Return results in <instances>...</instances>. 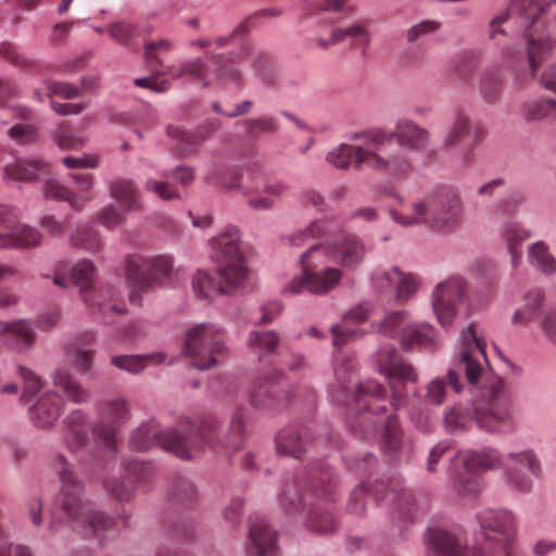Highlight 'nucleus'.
Segmentation results:
<instances>
[{"mask_svg": "<svg viewBox=\"0 0 556 556\" xmlns=\"http://www.w3.org/2000/svg\"><path fill=\"white\" fill-rule=\"evenodd\" d=\"M503 237L511 255V264L517 267L522 257L521 244L530 237V231L519 223L510 222L505 225Z\"/></svg>", "mask_w": 556, "mask_h": 556, "instance_id": "nucleus-43", "label": "nucleus"}, {"mask_svg": "<svg viewBox=\"0 0 556 556\" xmlns=\"http://www.w3.org/2000/svg\"><path fill=\"white\" fill-rule=\"evenodd\" d=\"M97 268L92 261H78L71 269V281L78 287L81 301L104 324L113 323L112 315L124 314L125 305L118 291L110 285L94 288Z\"/></svg>", "mask_w": 556, "mask_h": 556, "instance_id": "nucleus-14", "label": "nucleus"}, {"mask_svg": "<svg viewBox=\"0 0 556 556\" xmlns=\"http://www.w3.org/2000/svg\"><path fill=\"white\" fill-rule=\"evenodd\" d=\"M240 242V230L235 226L210 240L211 258L217 266L215 273L199 269L192 276V290L198 299L232 295L242 288L249 268Z\"/></svg>", "mask_w": 556, "mask_h": 556, "instance_id": "nucleus-3", "label": "nucleus"}, {"mask_svg": "<svg viewBox=\"0 0 556 556\" xmlns=\"http://www.w3.org/2000/svg\"><path fill=\"white\" fill-rule=\"evenodd\" d=\"M333 252L325 244H312L300 257L301 275L286 287L285 292L298 294L307 291L314 295H326L336 290L343 271L332 265Z\"/></svg>", "mask_w": 556, "mask_h": 556, "instance_id": "nucleus-12", "label": "nucleus"}, {"mask_svg": "<svg viewBox=\"0 0 556 556\" xmlns=\"http://www.w3.org/2000/svg\"><path fill=\"white\" fill-rule=\"evenodd\" d=\"M123 475L137 488L150 482L154 473V467L151 463L128 459L122 463Z\"/></svg>", "mask_w": 556, "mask_h": 556, "instance_id": "nucleus-49", "label": "nucleus"}, {"mask_svg": "<svg viewBox=\"0 0 556 556\" xmlns=\"http://www.w3.org/2000/svg\"><path fill=\"white\" fill-rule=\"evenodd\" d=\"M369 315V305H358L346 313L341 324L331 326L330 331L334 348L339 349L349 340L361 337L362 332L354 328V326L366 321Z\"/></svg>", "mask_w": 556, "mask_h": 556, "instance_id": "nucleus-35", "label": "nucleus"}, {"mask_svg": "<svg viewBox=\"0 0 556 556\" xmlns=\"http://www.w3.org/2000/svg\"><path fill=\"white\" fill-rule=\"evenodd\" d=\"M108 33L115 41L128 48L132 47L140 36L138 26L126 22L111 24L108 27Z\"/></svg>", "mask_w": 556, "mask_h": 556, "instance_id": "nucleus-58", "label": "nucleus"}, {"mask_svg": "<svg viewBox=\"0 0 556 556\" xmlns=\"http://www.w3.org/2000/svg\"><path fill=\"white\" fill-rule=\"evenodd\" d=\"M210 60V64L200 58L186 61L163 74H170L174 78L199 81L203 87L217 85L241 87L243 84L241 66L249 63L255 68H261L266 62L264 54L249 48H242L237 56L233 53L229 55L219 53L212 54Z\"/></svg>", "mask_w": 556, "mask_h": 556, "instance_id": "nucleus-7", "label": "nucleus"}, {"mask_svg": "<svg viewBox=\"0 0 556 556\" xmlns=\"http://www.w3.org/2000/svg\"><path fill=\"white\" fill-rule=\"evenodd\" d=\"M350 37L352 46L355 49H359L362 54L366 53V50L370 43V35L365 26L355 24L345 28H332L329 38H317L311 41V47H317L323 50L329 49L331 46L344 40Z\"/></svg>", "mask_w": 556, "mask_h": 556, "instance_id": "nucleus-33", "label": "nucleus"}, {"mask_svg": "<svg viewBox=\"0 0 556 556\" xmlns=\"http://www.w3.org/2000/svg\"><path fill=\"white\" fill-rule=\"evenodd\" d=\"M353 137V135L351 136ZM359 144L341 143L327 154V162L340 169H346L351 165L355 168L367 166L395 180L407 178L413 169L409 159L402 152L382 153L366 139H353Z\"/></svg>", "mask_w": 556, "mask_h": 556, "instance_id": "nucleus-10", "label": "nucleus"}, {"mask_svg": "<svg viewBox=\"0 0 556 556\" xmlns=\"http://www.w3.org/2000/svg\"><path fill=\"white\" fill-rule=\"evenodd\" d=\"M391 500L395 503V513L404 522H409L415 518L417 507L415 496L410 490H406L401 482H396L390 493Z\"/></svg>", "mask_w": 556, "mask_h": 556, "instance_id": "nucleus-44", "label": "nucleus"}, {"mask_svg": "<svg viewBox=\"0 0 556 556\" xmlns=\"http://www.w3.org/2000/svg\"><path fill=\"white\" fill-rule=\"evenodd\" d=\"M186 428L188 435L173 428H162L159 421L149 419L132 430L129 445L139 452L159 445L181 459H192L203 454L206 448L230 456L243 445L244 422L241 412L233 415L229 433L224 437H220L219 421L213 415L187 419Z\"/></svg>", "mask_w": 556, "mask_h": 556, "instance_id": "nucleus-1", "label": "nucleus"}, {"mask_svg": "<svg viewBox=\"0 0 556 556\" xmlns=\"http://www.w3.org/2000/svg\"><path fill=\"white\" fill-rule=\"evenodd\" d=\"M0 340L15 352H25L34 345L36 332L25 319L11 323L0 320Z\"/></svg>", "mask_w": 556, "mask_h": 556, "instance_id": "nucleus-32", "label": "nucleus"}, {"mask_svg": "<svg viewBox=\"0 0 556 556\" xmlns=\"http://www.w3.org/2000/svg\"><path fill=\"white\" fill-rule=\"evenodd\" d=\"M467 295L466 281L459 276H451L435 286L432 293V307L442 327H448L457 313V305Z\"/></svg>", "mask_w": 556, "mask_h": 556, "instance_id": "nucleus-23", "label": "nucleus"}, {"mask_svg": "<svg viewBox=\"0 0 556 556\" xmlns=\"http://www.w3.org/2000/svg\"><path fill=\"white\" fill-rule=\"evenodd\" d=\"M261 172L256 163L247 166L245 174L236 169L225 172L217 184L226 191L238 190L244 197H250L261 190Z\"/></svg>", "mask_w": 556, "mask_h": 556, "instance_id": "nucleus-31", "label": "nucleus"}, {"mask_svg": "<svg viewBox=\"0 0 556 556\" xmlns=\"http://www.w3.org/2000/svg\"><path fill=\"white\" fill-rule=\"evenodd\" d=\"M402 431L395 416L390 415L384 425L383 450L392 458L402 450Z\"/></svg>", "mask_w": 556, "mask_h": 556, "instance_id": "nucleus-55", "label": "nucleus"}, {"mask_svg": "<svg viewBox=\"0 0 556 556\" xmlns=\"http://www.w3.org/2000/svg\"><path fill=\"white\" fill-rule=\"evenodd\" d=\"M173 48V43L168 39H160L156 41H149L144 45L143 56L147 65L154 72H159V66L162 64L161 60L156 56V52H166Z\"/></svg>", "mask_w": 556, "mask_h": 556, "instance_id": "nucleus-61", "label": "nucleus"}, {"mask_svg": "<svg viewBox=\"0 0 556 556\" xmlns=\"http://www.w3.org/2000/svg\"><path fill=\"white\" fill-rule=\"evenodd\" d=\"M541 471V462L532 450L511 452L507 455L506 482L519 492H529L532 488V477L539 478Z\"/></svg>", "mask_w": 556, "mask_h": 556, "instance_id": "nucleus-24", "label": "nucleus"}, {"mask_svg": "<svg viewBox=\"0 0 556 556\" xmlns=\"http://www.w3.org/2000/svg\"><path fill=\"white\" fill-rule=\"evenodd\" d=\"M18 371L24 380L21 401L27 403L35 394L41 391L45 383L37 375L24 366H20Z\"/></svg>", "mask_w": 556, "mask_h": 556, "instance_id": "nucleus-62", "label": "nucleus"}, {"mask_svg": "<svg viewBox=\"0 0 556 556\" xmlns=\"http://www.w3.org/2000/svg\"><path fill=\"white\" fill-rule=\"evenodd\" d=\"M164 352L150 354L115 355L111 357V364L121 370L131 375H139L150 366H157L166 361Z\"/></svg>", "mask_w": 556, "mask_h": 556, "instance_id": "nucleus-40", "label": "nucleus"}, {"mask_svg": "<svg viewBox=\"0 0 556 556\" xmlns=\"http://www.w3.org/2000/svg\"><path fill=\"white\" fill-rule=\"evenodd\" d=\"M43 240V235L27 224L10 227L8 232L0 233V249H35Z\"/></svg>", "mask_w": 556, "mask_h": 556, "instance_id": "nucleus-37", "label": "nucleus"}, {"mask_svg": "<svg viewBox=\"0 0 556 556\" xmlns=\"http://www.w3.org/2000/svg\"><path fill=\"white\" fill-rule=\"evenodd\" d=\"M304 526L312 532L328 534L338 529L339 521L328 507L318 504L308 509L304 518Z\"/></svg>", "mask_w": 556, "mask_h": 556, "instance_id": "nucleus-42", "label": "nucleus"}, {"mask_svg": "<svg viewBox=\"0 0 556 556\" xmlns=\"http://www.w3.org/2000/svg\"><path fill=\"white\" fill-rule=\"evenodd\" d=\"M64 408L63 400L52 391L43 393L29 408L31 422L41 429L52 428L60 418Z\"/></svg>", "mask_w": 556, "mask_h": 556, "instance_id": "nucleus-30", "label": "nucleus"}, {"mask_svg": "<svg viewBox=\"0 0 556 556\" xmlns=\"http://www.w3.org/2000/svg\"><path fill=\"white\" fill-rule=\"evenodd\" d=\"M54 388L75 404H87L91 399L90 391L77 381L66 369H56L52 376Z\"/></svg>", "mask_w": 556, "mask_h": 556, "instance_id": "nucleus-39", "label": "nucleus"}, {"mask_svg": "<svg viewBox=\"0 0 556 556\" xmlns=\"http://www.w3.org/2000/svg\"><path fill=\"white\" fill-rule=\"evenodd\" d=\"M464 541L451 531L433 529L427 536V556H465Z\"/></svg>", "mask_w": 556, "mask_h": 556, "instance_id": "nucleus-38", "label": "nucleus"}, {"mask_svg": "<svg viewBox=\"0 0 556 556\" xmlns=\"http://www.w3.org/2000/svg\"><path fill=\"white\" fill-rule=\"evenodd\" d=\"M346 0H307L305 17L314 24L328 23V13L338 12Z\"/></svg>", "mask_w": 556, "mask_h": 556, "instance_id": "nucleus-51", "label": "nucleus"}, {"mask_svg": "<svg viewBox=\"0 0 556 556\" xmlns=\"http://www.w3.org/2000/svg\"><path fill=\"white\" fill-rule=\"evenodd\" d=\"M53 471L60 481V491L54 502V520L49 530L55 533L56 520L70 525L74 530H84L102 542L117 533L116 520L104 511L92 509L85 496V483L78 477L67 457L58 453L51 460Z\"/></svg>", "mask_w": 556, "mask_h": 556, "instance_id": "nucleus-2", "label": "nucleus"}, {"mask_svg": "<svg viewBox=\"0 0 556 556\" xmlns=\"http://www.w3.org/2000/svg\"><path fill=\"white\" fill-rule=\"evenodd\" d=\"M396 279V299L399 302H406L413 296L419 288V279L414 274L394 271L391 276Z\"/></svg>", "mask_w": 556, "mask_h": 556, "instance_id": "nucleus-57", "label": "nucleus"}, {"mask_svg": "<svg viewBox=\"0 0 556 556\" xmlns=\"http://www.w3.org/2000/svg\"><path fill=\"white\" fill-rule=\"evenodd\" d=\"M355 367L352 356L339 352L334 356L333 368L336 386L329 390L330 397L346 406V417L352 429L375 426L372 417L387 413V390L372 379L359 382L353 395L349 397L346 383Z\"/></svg>", "mask_w": 556, "mask_h": 556, "instance_id": "nucleus-6", "label": "nucleus"}, {"mask_svg": "<svg viewBox=\"0 0 556 556\" xmlns=\"http://www.w3.org/2000/svg\"><path fill=\"white\" fill-rule=\"evenodd\" d=\"M102 486L119 504L129 503L135 497L136 486L124 475L105 477Z\"/></svg>", "mask_w": 556, "mask_h": 556, "instance_id": "nucleus-46", "label": "nucleus"}, {"mask_svg": "<svg viewBox=\"0 0 556 556\" xmlns=\"http://www.w3.org/2000/svg\"><path fill=\"white\" fill-rule=\"evenodd\" d=\"M530 263L544 274L556 273V258L552 255L548 247L542 242H535L528 249Z\"/></svg>", "mask_w": 556, "mask_h": 556, "instance_id": "nucleus-54", "label": "nucleus"}, {"mask_svg": "<svg viewBox=\"0 0 556 556\" xmlns=\"http://www.w3.org/2000/svg\"><path fill=\"white\" fill-rule=\"evenodd\" d=\"M277 533L273 531L266 519L254 515L250 519L249 541L247 552L249 556H267L276 549Z\"/></svg>", "mask_w": 556, "mask_h": 556, "instance_id": "nucleus-29", "label": "nucleus"}, {"mask_svg": "<svg viewBox=\"0 0 556 556\" xmlns=\"http://www.w3.org/2000/svg\"><path fill=\"white\" fill-rule=\"evenodd\" d=\"M397 205L390 208L393 222L412 227L424 225L432 230L453 232L465 219V204L459 192L453 188H441L415 199L409 205L396 197Z\"/></svg>", "mask_w": 556, "mask_h": 556, "instance_id": "nucleus-5", "label": "nucleus"}, {"mask_svg": "<svg viewBox=\"0 0 556 556\" xmlns=\"http://www.w3.org/2000/svg\"><path fill=\"white\" fill-rule=\"evenodd\" d=\"M521 115L529 122L556 117V100L540 98L521 104Z\"/></svg>", "mask_w": 556, "mask_h": 556, "instance_id": "nucleus-47", "label": "nucleus"}, {"mask_svg": "<svg viewBox=\"0 0 556 556\" xmlns=\"http://www.w3.org/2000/svg\"><path fill=\"white\" fill-rule=\"evenodd\" d=\"M279 455L300 458L309 451L315 443L311 440V432L306 427L288 426L281 429L275 439Z\"/></svg>", "mask_w": 556, "mask_h": 556, "instance_id": "nucleus-28", "label": "nucleus"}, {"mask_svg": "<svg viewBox=\"0 0 556 556\" xmlns=\"http://www.w3.org/2000/svg\"><path fill=\"white\" fill-rule=\"evenodd\" d=\"M508 11L509 13L498 15L491 21V37L495 38L497 33H503L500 25L508 20L509 14L517 15L525 27L528 63L532 76H535L542 62L556 47V15L546 26L541 18L544 9L536 0H514Z\"/></svg>", "mask_w": 556, "mask_h": 556, "instance_id": "nucleus-8", "label": "nucleus"}, {"mask_svg": "<svg viewBox=\"0 0 556 556\" xmlns=\"http://www.w3.org/2000/svg\"><path fill=\"white\" fill-rule=\"evenodd\" d=\"M93 341L94 336L91 332H85L76 339L72 346L74 364L78 370L85 374L91 368L94 351L89 346Z\"/></svg>", "mask_w": 556, "mask_h": 556, "instance_id": "nucleus-48", "label": "nucleus"}, {"mask_svg": "<svg viewBox=\"0 0 556 556\" xmlns=\"http://www.w3.org/2000/svg\"><path fill=\"white\" fill-rule=\"evenodd\" d=\"M353 139H366L382 153L425 151L430 143V132L410 118H400L394 128L387 131L383 128H371L361 132H354ZM410 159L409 156H407ZM410 164L412 163V160Z\"/></svg>", "mask_w": 556, "mask_h": 556, "instance_id": "nucleus-15", "label": "nucleus"}, {"mask_svg": "<svg viewBox=\"0 0 556 556\" xmlns=\"http://www.w3.org/2000/svg\"><path fill=\"white\" fill-rule=\"evenodd\" d=\"M306 486L315 497H331L337 486V477L328 465L316 462L311 465L306 473Z\"/></svg>", "mask_w": 556, "mask_h": 556, "instance_id": "nucleus-36", "label": "nucleus"}, {"mask_svg": "<svg viewBox=\"0 0 556 556\" xmlns=\"http://www.w3.org/2000/svg\"><path fill=\"white\" fill-rule=\"evenodd\" d=\"M470 121L464 113H457L443 144L450 149L457 146L469 132Z\"/></svg>", "mask_w": 556, "mask_h": 556, "instance_id": "nucleus-59", "label": "nucleus"}, {"mask_svg": "<svg viewBox=\"0 0 556 556\" xmlns=\"http://www.w3.org/2000/svg\"><path fill=\"white\" fill-rule=\"evenodd\" d=\"M110 194L127 210L139 207L138 190L131 180L122 178L113 180L110 185Z\"/></svg>", "mask_w": 556, "mask_h": 556, "instance_id": "nucleus-52", "label": "nucleus"}, {"mask_svg": "<svg viewBox=\"0 0 556 556\" xmlns=\"http://www.w3.org/2000/svg\"><path fill=\"white\" fill-rule=\"evenodd\" d=\"M99 420L93 425L92 435L98 445L108 452H117V434L121 426L130 416L127 400L115 396L98 404Z\"/></svg>", "mask_w": 556, "mask_h": 556, "instance_id": "nucleus-20", "label": "nucleus"}, {"mask_svg": "<svg viewBox=\"0 0 556 556\" xmlns=\"http://www.w3.org/2000/svg\"><path fill=\"white\" fill-rule=\"evenodd\" d=\"M330 223L326 219H316L304 229H299L286 238L287 244L302 247L311 240L325 236L329 231Z\"/></svg>", "mask_w": 556, "mask_h": 556, "instance_id": "nucleus-50", "label": "nucleus"}, {"mask_svg": "<svg viewBox=\"0 0 556 556\" xmlns=\"http://www.w3.org/2000/svg\"><path fill=\"white\" fill-rule=\"evenodd\" d=\"M375 363L380 374L384 375L392 390V406L403 407L407 402L406 382H416L417 372L414 367L400 359L393 344L381 346L375 354Z\"/></svg>", "mask_w": 556, "mask_h": 556, "instance_id": "nucleus-19", "label": "nucleus"}, {"mask_svg": "<svg viewBox=\"0 0 556 556\" xmlns=\"http://www.w3.org/2000/svg\"><path fill=\"white\" fill-rule=\"evenodd\" d=\"M71 243L75 248L97 253L102 248L100 235L92 228H81L71 235Z\"/></svg>", "mask_w": 556, "mask_h": 556, "instance_id": "nucleus-56", "label": "nucleus"}, {"mask_svg": "<svg viewBox=\"0 0 556 556\" xmlns=\"http://www.w3.org/2000/svg\"><path fill=\"white\" fill-rule=\"evenodd\" d=\"M472 420L488 432L510 433L516 429L514 402L502 379L494 378L483 387L469 408L453 406L445 414L444 426L450 433H457L468 429Z\"/></svg>", "mask_w": 556, "mask_h": 556, "instance_id": "nucleus-4", "label": "nucleus"}, {"mask_svg": "<svg viewBox=\"0 0 556 556\" xmlns=\"http://www.w3.org/2000/svg\"><path fill=\"white\" fill-rule=\"evenodd\" d=\"M249 399L251 405L260 410L280 408L289 402L288 392L279 383L267 378L256 380L251 384Z\"/></svg>", "mask_w": 556, "mask_h": 556, "instance_id": "nucleus-27", "label": "nucleus"}, {"mask_svg": "<svg viewBox=\"0 0 556 556\" xmlns=\"http://www.w3.org/2000/svg\"><path fill=\"white\" fill-rule=\"evenodd\" d=\"M522 305L511 317L514 325L526 326L541 318L540 328L545 337L556 344V311L543 316L546 308V294L540 287L528 290L522 296Z\"/></svg>", "mask_w": 556, "mask_h": 556, "instance_id": "nucleus-21", "label": "nucleus"}, {"mask_svg": "<svg viewBox=\"0 0 556 556\" xmlns=\"http://www.w3.org/2000/svg\"><path fill=\"white\" fill-rule=\"evenodd\" d=\"M377 330L386 337L399 338L404 351H410L414 348L435 351L440 346L433 328L426 324L410 323L404 311L387 313Z\"/></svg>", "mask_w": 556, "mask_h": 556, "instance_id": "nucleus-18", "label": "nucleus"}, {"mask_svg": "<svg viewBox=\"0 0 556 556\" xmlns=\"http://www.w3.org/2000/svg\"><path fill=\"white\" fill-rule=\"evenodd\" d=\"M71 178L77 192L55 179H49L45 185V197L49 200L67 202L72 210L80 212L93 200L92 189L97 180L90 173H73Z\"/></svg>", "mask_w": 556, "mask_h": 556, "instance_id": "nucleus-22", "label": "nucleus"}, {"mask_svg": "<svg viewBox=\"0 0 556 556\" xmlns=\"http://www.w3.org/2000/svg\"><path fill=\"white\" fill-rule=\"evenodd\" d=\"M220 128V122L217 118H208L195 130H186L180 127L172 126L168 128V136L175 141V149L182 157L195 154L197 149Z\"/></svg>", "mask_w": 556, "mask_h": 556, "instance_id": "nucleus-26", "label": "nucleus"}, {"mask_svg": "<svg viewBox=\"0 0 556 556\" xmlns=\"http://www.w3.org/2000/svg\"><path fill=\"white\" fill-rule=\"evenodd\" d=\"M249 346L260 358L271 354L279 344V337L273 330L251 331L249 334Z\"/></svg>", "mask_w": 556, "mask_h": 556, "instance_id": "nucleus-53", "label": "nucleus"}, {"mask_svg": "<svg viewBox=\"0 0 556 556\" xmlns=\"http://www.w3.org/2000/svg\"><path fill=\"white\" fill-rule=\"evenodd\" d=\"M454 460V489L462 496L469 498H476L484 486L480 473L488 469H496L504 464L501 454L491 447L483 448L481 452H458Z\"/></svg>", "mask_w": 556, "mask_h": 556, "instance_id": "nucleus-16", "label": "nucleus"}, {"mask_svg": "<svg viewBox=\"0 0 556 556\" xmlns=\"http://www.w3.org/2000/svg\"><path fill=\"white\" fill-rule=\"evenodd\" d=\"M333 256L331 261L348 268L357 267L364 260L365 248L363 242L353 235L343 236L340 241L324 243Z\"/></svg>", "mask_w": 556, "mask_h": 556, "instance_id": "nucleus-34", "label": "nucleus"}, {"mask_svg": "<svg viewBox=\"0 0 556 556\" xmlns=\"http://www.w3.org/2000/svg\"><path fill=\"white\" fill-rule=\"evenodd\" d=\"M52 139L54 143L63 150H71L81 147L84 139L76 137L67 123L60 124L53 131Z\"/></svg>", "mask_w": 556, "mask_h": 556, "instance_id": "nucleus-60", "label": "nucleus"}, {"mask_svg": "<svg viewBox=\"0 0 556 556\" xmlns=\"http://www.w3.org/2000/svg\"><path fill=\"white\" fill-rule=\"evenodd\" d=\"M278 500L281 509L288 515L299 513L302 505H308L307 495L301 493L295 479H287L285 481Z\"/></svg>", "mask_w": 556, "mask_h": 556, "instance_id": "nucleus-45", "label": "nucleus"}, {"mask_svg": "<svg viewBox=\"0 0 556 556\" xmlns=\"http://www.w3.org/2000/svg\"><path fill=\"white\" fill-rule=\"evenodd\" d=\"M93 425L87 412L72 409L62 419V441L71 454H78L90 444Z\"/></svg>", "mask_w": 556, "mask_h": 556, "instance_id": "nucleus-25", "label": "nucleus"}, {"mask_svg": "<svg viewBox=\"0 0 556 556\" xmlns=\"http://www.w3.org/2000/svg\"><path fill=\"white\" fill-rule=\"evenodd\" d=\"M247 134L251 138H257L265 134L277 131L278 125L274 117H258L245 121Z\"/></svg>", "mask_w": 556, "mask_h": 556, "instance_id": "nucleus-63", "label": "nucleus"}, {"mask_svg": "<svg viewBox=\"0 0 556 556\" xmlns=\"http://www.w3.org/2000/svg\"><path fill=\"white\" fill-rule=\"evenodd\" d=\"M480 528L478 546L469 548L463 532L465 556H519L517 552V521L515 515L503 508H488L477 515Z\"/></svg>", "mask_w": 556, "mask_h": 556, "instance_id": "nucleus-11", "label": "nucleus"}, {"mask_svg": "<svg viewBox=\"0 0 556 556\" xmlns=\"http://www.w3.org/2000/svg\"><path fill=\"white\" fill-rule=\"evenodd\" d=\"M49 174V164L40 160H17L4 169L8 180L30 181Z\"/></svg>", "mask_w": 556, "mask_h": 556, "instance_id": "nucleus-41", "label": "nucleus"}, {"mask_svg": "<svg viewBox=\"0 0 556 556\" xmlns=\"http://www.w3.org/2000/svg\"><path fill=\"white\" fill-rule=\"evenodd\" d=\"M179 268L174 269L173 258L169 255H127L125 279L132 288L129 293V302L140 305L141 292L172 286L174 277L179 274Z\"/></svg>", "mask_w": 556, "mask_h": 556, "instance_id": "nucleus-13", "label": "nucleus"}, {"mask_svg": "<svg viewBox=\"0 0 556 556\" xmlns=\"http://www.w3.org/2000/svg\"><path fill=\"white\" fill-rule=\"evenodd\" d=\"M485 346V340L478 327L470 324L460 337L456 369H450L446 377L431 380L427 386L425 401L431 405H441L445 401L447 384L455 393H459L463 384L458 371L465 372L469 384H477L488 366Z\"/></svg>", "mask_w": 556, "mask_h": 556, "instance_id": "nucleus-9", "label": "nucleus"}, {"mask_svg": "<svg viewBox=\"0 0 556 556\" xmlns=\"http://www.w3.org/2000/svg\"><path fill=\"white\" fill-rule=\"evenodd\" d=\"M0 54L13 63L16 66H21L24 68L35 70L39 67V62L33 59H28L22 54H20L15 47L9 42L0 43Z\"/></svg>", "mask_w": 556, "mask_h": 556, "instance_id": "nucleus-64", "label": "nucleus"}, {"mask_svg": "<svg viewBox=\"0 0 556 556\" xmlns=\"http://www.w3.org/2000/svg\"><path fill=\"white\" fill-rule=\"evenodd\" d=\"M184 353L198 369L219 365L227 357L224 331L214 324L194 326L186 334Z\"/></svg>", "mask_w": 556, "mask_h": 556, "instance_id": "nucleus-17", "label": "nucleus"}]
</instances>
